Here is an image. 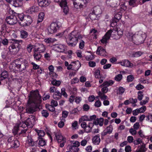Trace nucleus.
Segmentation results:
<instances>
[{
    "label": "nucleus",
    "instance_id": "1",
    "mask_svg": "<svg viewBox=\"0 0 152 152\" xmlns=\"http://www.w3.org/2000/svg\"><path fill=\"white\" fill-rule=\"evenodd\" d=\"M28 96V101L31 103L27 107L26 111L28 113H33L36 111L37 105L41 103L42 97L38 92L31 93Z\"/></svg>",
    "mask_w": 152,
    "mask_h": 152
},
{
    "label": "nucleus",
    "instance_id": "2",
    "mask_svg": "<svg viewBox=\"0 0 152 152\" xmlns=\"http://www.w3.org/2000/svg\"><path fill=\"white\" fill-rule=\"evenodd\" d=\"M28 62L26 60L20 58L15 60V63L10 65V67L11 69H14L12 68L14 66L15 69L16 68L18 69L20 71L22 72L26 69V67L28 66Z\"/></svg>",
    "mask_w": 152,
    "mask_h": 152
},
{
    "label": "nucleus",
    "instance_id": "3",
    "mask_svg": "<svg viewBox=\"0 0 152 152\" xmlns=\"http://www.w3.org/2000/svg\"><path fill=\"white\" fill-rule=\"evenodd\" d=\"M82 37L77 31H72L69 34L68 39L69 42H67L68 45L71 47H74L79 40L82 39Z\"/></svg>",
    "mask_w": 152,
    "mask_h": 152
},
{
    "label": "nucleus",
    "instance_id": "4",
    "mask_svg": "<svg viewBox=\"0 0 152 152\" xmlns=\"http://www.w3.org/2000/svg\"><path fill=\"white\" fill-rule=\"evenodd\" d=\"M146 36L145 33L139 31L135 34L133 38V42L135 44L139 45L143 43Z\"/></svg>",
    "mask_w": 152,
    "mask_h": 152
},
{
    "label": "nucleus",
    "instance_id": "5",
    "mask_svg": "<svg viewBox=\"0 0 152 152\" xmlns=\"http://www.w3.org/2000/svg\"><path fill=\"white\" fill-rule=\"evenodd\" d=\"M12 44L9 46V49L10 51L13 54H16L17 53L19 50V43L22 41L21 40H18L13 39H12Z\"/></svg>",
    "mask_w": 152,
    "mask_h": 152
},
{
    "label": "nucleus",
    "instance_id": "6",
    "mask_svg": "<svg viewBox=\"0 0 152 152\" xmlns=\"http://www.w3.org/2000/svg\"><path fill=\"white\" fill-rule=\"evenodd\" d=\"M89 0H72L73 5L75 8L78 9L85 7L86 4Z\"/></svg>",
    "mask_w": 152,
    "mask_h": 152
},
{
    "label": "nucleus",
    "instance_id": "7",
    "mask_svg": "<svg viewBox=\"0 0 152 152\" xmlns=\"http://www.w3.org/2000/svg\"><path fill=\"white\" fill-rule=\"evenodd\" d=\"M59 28V27L57 23H52L48 28V34H52L56 32L57 29Z\"/></svg>",
    "mask_w": 152,
    "mask_h": 152
},
{
    "label": "nucleus",
    "instance_id": "8",
    "mask_svg": "<svg viewBox=\"0 0 152 152\" xmlns=\"http://www.w3.org/2000/svg\"><path fill=\"white\" fill-rule=\"evenodd\" d=\"M25 121L26 124L28 125L29 127L31 128L35 124V117L34 115H31Z\"/></svg>",
    "mask_w": 152,
    "mask_h": 152
},
{
    "label": "nucleus",
    "instance_id": "9",
    "mask_svg": "<svg viewBox=\"0 0 152 152\" xmlns=\"http://www.w3.org/2000/svg\"><path fill=\"white\" fill-rule=\"evenodd\" d=\"M6 21L8 24L10 25H13L17 23V19L15 16L12 15L7 17Z\"/></svg>",
    "mask_w": 152,
    "mask_h": 152
},
{
    "label": "nucleus",
    "instance_id": "10",
    "mask_svg": "<svg viewBox=\"0 0 152 152\" xmlns=\"http://www.w3.org/2000/svg\"><path fill=\"white\" fill-rule=\"evenodd\" d=\"M112 32L113 31L111 30L108 31L103 37L102 39L101 40V42L103 44H106L107 43V41L110 39Z\"/></svg>",
    "mask_w": 152,
    "mask_h": 152
},
{
    "label": "nucleus",
    "instance_id": "11",
    "mask_svg": "<svg viewBox=\"0 0 152 152\" xmlns=\"http://www.w3.org/2000/svg\"><path fill=\"white\" fill-rule=\"evenodd\" d=\"M107 5L112 7H115L119 5V0H107L106 1Z\"/></svg>",
    "mask_w": 152,
    "mask_h": 152
},
{
    "label": "nucleus",
    "instance_id": "12",
    "mask_svg": "<svg viewBox=\"0 0 152 152\" xmlns=\"http://www.w3.org/2000/svg\"><path fill=\"white\" fill-rule=\"evenodd\" d=\"M37 142V141H34L31 136H28L26 141V145L29 147H33L36 145Z\"/></svg>",
    "mask_w": 152,
    "mask_h": 152
},
{
    "label": "nucleus",
    "instance_id": "13",
    "mask_svg": "<svg viewBox=\"0 0 152 152\" xmlns=\"http://www.w3.org/2000/svg\"><path fill=\"white\" fill-rule=\"evenodd\" d=\"M122 14L121 12H118L115 15L114 18L112 22L111 23V26H115L116 25V23L121 17Z\"/></svg>",
    "mask_w": 152,
    "mask_h": 152
},
{
    "label": "nucleus",
    "instance_id": "14",
    "mask_svg": "<svg viewBox=\"0 0 152 152\" xmlns=\"http://www.w3.org/2000/svg\"><path fill=\"white\" fill-rule=\"evenodd\" d=\"M113 130V126L112 125H110L107 127L106 128L102 133L101 135L104 136L107 134H110L112 132Z\"/></svg>",
    "mask_w": 152,
    "mask_h": 152
},
{
    "label": "nucleus",
    "instance_id": "15",
    "mask_svg": "<svg viewBox=\"0 0 152 152\" xmlns=\"http://www.w3.org/2000/svg\"><path fill=\"white\" fill-rule=\"evenodd\" d=\"M56 50L58 52L60 53L63 52L66 48V47L63 45L61 44H56L54 45Z\"/></svg>",
    "mask_w": 152,
    "mask_h": 152
},
{
    "label": "nucleus",
    "instance_id": "16",
    "mask_svg": "<svg viewBox=\"0 0 152 152\" xmlns=\"http://www.w3.org/2000/svg\"><path fill=\"white\" fill-rule=\"evenodd\" d=\"M39 5L41 7H46L48 6L50 2L48 0H37Z\"/></svg>",
    "mask_w": 152,
    "mask_h": 152
},
{
    "label": "nucleus",
    "instance_id": "17",
    "mask_svg": "<svg viewBox=\"0 0 152 152\" xmlns=\"http://www.w3.org/2000/svg\"><path fill=\"white\" fill-rule=\"evenodd\" d=\"M120 63L122 66L128 67H132V64L129 61L127 60H124L121 61Z\"/></svg>",
    "mask_w": 152,
    "mask_h": 152
},
{
    "label": "nucleus",
    "instance_id": "18",
    "mask_svg": "<svg viewBox=\"0 0 152 152\" xmlns=\"http://www.w3.org/2000/svg\"><path fill=\"white\" fill-rule=\"evenodd\" d=\"M55 137L58 142H61L63 140H66V139L61 135V134L59 133L55 134Z\"/></svg>",
    "mask_w": 152,
    "mask_h": 152
},
{
    "label": "nucleus",
    "instance_id": "19",
    "mask_svg": "<svg viewBox=\"0 0 152 152\" xmlns=\"http://www.w3.org/2000/svg\"><path fill=\"white\" fill-rule=\"evenodd\" d=\"M92 141L93 144L96 145H98L100 142L99 135L98 134L94 136L92 138Z\"/></svg>",
    "mask_w": 152,
    "mask_h": 152
},
{
    "label": "nucleus",
    "instance_id": "20",
    "mask_svg": "<svg viewBox=\"0 0 152 152\" xmlns=\"http://www.w3.org/2000/svg\"><path fill=\"white\" fill-rule=\"evenodd\" d=\"M53 97L54 99L59 100L61 98V94L59 91L57 90L53 94Z\"/></svg>",
    "mask_w": 152,
    "mask_h": 152
},
{
    "label": "nucleus",
    "instance_id": "21",
    "mask_svg": "<svg viewBox=\"0 0 152 152\" xmlns=\"http://www.w3.org/2000/svg\"><path fill=\"white\" fill-rule=\"evenodd\" d=\"M32 21V19L30 16L27 15L24 16V22L27 25L30 24Z\"/></svg>",
    "mask_w": 152,
    "mask_h": 152
},
{
    "label": "nucleus",
    "instance_id": "22",
    "mask_svg": "<svg viewBox=\"0 0 152 152\" xmlns=\"http://www.w3.org/2000/svg\"><path fill=\"white\" fill-rule=\"evenodd\" d=\"M33 56L35 60L39 61L42 57V55L40 53L37 52V50H34Z\"/></svg>",
    "mask_w": 152,
    "mask_h": 152
},
{
    "label": "nucleus",
    "instance_id": "23",
    "mask_svg": "<svg viewBox=\"0 0 152 152\" xmlns=\"http://www.w3.org/2000/svg\"><path fill=\"white\" fill-rule=\"evenodd\" d=\"M45 50V45L42 44H39L38 47L34 50H37L39 53H43Z\"/></svg>",
    "mask_w": 152,
    "mask_h": 152
},
{
    "label": "nucleus",
    "instance_id": "24",
    "mask_svg": "<svg viewBox=\"0 0 152 152\" xmlns=\"http://www.w3.org/2000/svg\"><path fill=\"white\" fill-rule=\"evenodd\" d=\"M104 119L103 118H97L96 121L94 122V123L96 125H99L100 126H102L103 124Z\"/></svg>",
    "mask_w": 152,
    "mask_h": 152
},
{
    "label": "nucleus",
    "instance_id": "25",
    "mask_svg": "<svg viewBox=\"0 0 152 152\" xmlns=\"http://www.w3.org/2000/svg\"><path fill=\"white\" fill-rule=\"evenodd\" d=\"M8 77V74L7 71H5L3 72L0 75V80H3Z\"/></svg>",
    "mask_w": 152,
    "mask_h": 152
},
{
    "label": "nucleus",
    "instance_id": "26",
    "mask_svg": "<svg viewBox=\"0 0 152 152\" xmlns=\"http://www.w3.org/2000/svg\"><path fill=\"white\" fill-rule=\"evenodd\" d=\"M61 7H63V12L65 15H66L68 13L69 9L67 6V3L66 2H64L62 5H60Z\"/></svg>",
    "mask_w": 152,
    "mask_h": 152
},
{
    "label": "nucleus",
    "instance_id": "27",
    "mask_svg": "<svg viewBox=\"0 0 152 152\" xmlns=\"http://www.w3.org/2000/svg\"><path fill=\"white\" fill-rule=\"evenodd\" d=\"M72 63L74 64V65H73V66H74L75 68V69H72L75 71L77 70L81 66L80 63L79 61H74L72 62Z\"/></svg>",
    "mask_w": 152,
    "mask_h": 152
},
{
    "label": "nucleus",
    "instance_id": "28",
    "mask_svg": "<svg viewBox=\"0 0 152 152\" xmlns=\"http://www.w3.org/2000/svg\"><path fill=\"white\" fill-rule=\"evenodd\" d=\"M39 10V8L38 7L34 5L29 8V12L30 13L32 14L33 12H38Z\"/></svg>",
    "mask_w": 152,
    "mask_h": 152
},
{
    "label": "nucleus",
    "instance_id": "29",
    "mask_svg": "<svg viewBox=\"0 0 152 152\" xmlns=\"http://www.w3.org/2000/svg\"><path fill=\"white\" fill-rule=\"evenodd\" d=\"M11 4L15 7H20L22 4V2H21L20 0H13L12 3Z\"/></svg>",
    "mask_w": 152,
    "mask_h": 152
},
{
    "label": "nucleus",
    "instance_id": "30",
    "mask_svg": "<svg viewBox=\"0 0 152 152\" xmlns=\"http://www.w3.org/2000/svg\"><path fill=\"white\" fill-rule=\"evenodd\" d=\"M39 139L38 145L39 146H43L46 145V140L42 138H40Z\"/></svg>",
    "mask_w": 152,
    "mask_h": 152
},
{
    "label": "nucleus",
    "instance_id": "31",
    "mask_svg": "<svg viewBox=\"0 0 152 152\" xmlns=\"http://www.w3.org/2000/svg\"><path fill=\"white\" fill-rule=\"evenodd\" d=\"M68 146L69 147V150L71 152H78L79 150L78 147L71 146L70 145H68Z\"/></svg>",
    "mask_w": 152,
    "mask_h": 152
},
{
    "label": "nucleus",
    "instance_id": "32",
    "mask_svg": "<svg viewBox=\"0 0 152 152\" xmlns=\"http://www.w3.org/2000/svg\"><path fill=\"white\" fill-rule=\"evenodd\" d=\"M106 52L105 49L101 47H98L96 51L97 54L101 55L102 54H105Z\"/></svg>",
    "mask_w": 152,
    "mask_h": 152
},
{
    "label": "nucleus",
    "instance_id": "33",
    "mask_svg": "<svg viewBox=\"0 0 152 152\" xmlns=\"http://www.w3.org/2000/svg\"><path fill=\"white\" fill-rule=\"evenodd\" d=\"M92 12L96 15H98L101 13V9L99 7H95L94 8Z\"/></svg>",
    "mask_w": 152,
    "mask_h": 152
},
{
    "label": "nucleus",
    "instance_id": "34",
    "mask_svg": "<svg viewBox=\"0 0 152 152\" xmlns=\"http://www.w3.org/2000/svg\"><path fill=\"white\" fill-rule=\"evenodd\" d=\"M10 52H9L8 51L5 50L2 52L1 53V56L2 58L5 59L6 58L8 57V54L10 53Z\"/></svg>",
    "mask_w": 152,
    "mask_h": 152
},
{
    "label": "nucleus",
    "instance_id": "35",
    "mask_svg": "<svg viewBox=\"0 0 152 152\" xmlns=\"http://www.w3.org/2000/svg\"><path fill=\"white\" fill-rule=\"evenodd\" d=\"M20 128L18 124H16L14 127L12 131V133L14 135L18 134V131L20 130Z\"/></svg>",
    "mask_w": 152,
    "mask_h": 152
},
{
    "label": "nucleus",
    "instance_id": "36",
    "mask_svg": "<svg viewBox=\"0 0 152 152\" xmlns=\"http://www.w3.org/2000/svg\"><path fill=\"white\" fill-rule=\"evenodd\" d=\"M113 83V81L110 80L109 81H106L103 83L101 86H105L107 87L110 86L112 85Z\"/></svg>",
    "mask_w": 152,
    "mask_h": 152
},
{
    "label": "nucleus",
    "instance_id": "37",
    "mask_svg": "<svg viewBox=\"0 0 152 152\" xmlns=\"http://www.w3.org/2000/svg\"><path fill=\"white\" fill-rule=\"evenodd\" d=\"M20 145V143L18 140H15L13 142L12 145H11V146L12 147L17 148Z\"/></svg>",
    "mask_w": 152,
    "mask_h": 152
},
{
    "label": "nucleus",
    "instance_id": "38",
    "mask_svg": "<svg viewBox=\"0 0 152 152\" xmlns=\"http://www.w3.org/2000/svg\"><path fill=\"white\" fill-rule=\"evenodd\" d=\"M98 15H96L95 13H93L92 12L90 13L89 15V17L92 20L97 19L98 18Z\"/></svg>",
    "mask_w": 152,
    "mask_h": 152
},
{
    "label": "nucleus",
    "instance_id": "39",
    "mask_svg": "<svg viewBox=\"0 0 152 152\" xmlns=\"http://www.w3.org/2000/svg\"><path fill=\"white\" fill-rule=\"evenodd\" d=\"M45 14L43 12H40L38 18L37 22L40 23L41 22L44 18Z\"/></svg>",
    "mask_w": 152,
    "mask_h": 152
},
{
    "label": "nucleus",
    "instance_id": "40",
    "mask_svg": "<svg viewBox=\"0 0 152 152\" xmlns=\"http://www.w3.org/2000/svg\"><path fill=\"white\" fill-rule=\"evenodd\" d=\"M94 123H89L87 126V128H88V129H86V132L89 133L91 132L92 128L94 126Z\"/></svg>",
    "mask_w": 152,
    "mask_h": 152
},
{
    "label": "nucleus",
    "instance_id": "41",
    "mask_svg": "<svg viewBox=\"0 0 152 152\" xmlns=\"http://www.w3.org/2000/svg\"><path fill=\"white\" fill-rule=\"evenodd\" d=\"M143 53L140 51L134 52L132 55V56L134 57H138L142 55Z\"/></svg>",
    "mask_w": 152,
    "mask_h": 152
},
{
    "label": "nucleus",
    "instance_id": "42",
    "mask_svg": "<svg viewBox=\"0 0 152 152\" xmlns=\"http://www.w3.org/2000/svg\"><path fill=\"white\" fill-rule=\"evenodd\" d=\"M70 142L71 144V146L78 147L80 145V142L77 141H71Z\"/></svg>",
    "mask_w": 152,
    "mask_h": 152
},
{
    "label": "nucleus",
    "instance_id": "43",
    "mask_svg": "<svg viewBox=\"0 0 152 152\" xmlns=\"http://www.w3.org/2000/svg\"><path fill=\"white\" fill-rule=\"evenodd\" d=\"M39 137L38 138H42L45 134V133L42 130H38L37 131Z\"/></svg>",
    "mask_w": 152,
    "mask_h": 152
},
{
    "label": "nucleus",
    "instance_id": "44",
    "mask_svg": "<svg viewBox=\"0 0 152 152\" xmlns=\"http://www.w3.org/2000/svg\"><path fill=\"white\" fill-rule=\"evenodd\" d=\"M21 37L22 38H25L27 37L28 36L27 32L24 30H22L20 32Z\"/></svg>",
    "mask_w": 152,
    "mask_h": 152
},
{
    "label": "nucleus",
    "instance_id": "45",
    "mask_svg": "<svg viewBox=\"0 0 152 152\" xmlns=\"http://www.w3.org/2000/svg\"><path fill=\"white\" fill-rule=\"evenodd\" d=\"M56 40L55 39H53L51 38H49L47 39H45L44 41L47 43H53L54 41Z\"/></svg>",
    "mask_w": 152,
    "mask_h": 152
},
{
    "label": "nucleus",
    "instance_id": "46",
    "mask_svg": "<svg viewBox=\"0 0 152 152\" xmlns=\"http://www.w3.org/2000/svg\"><path fill=\"white\" fill-rule=\"evenodd\" d=\"M61 82L59 80H54L51 82V83L54 86H59L61 84Z\"/></svg>",
    "mask_w": 152,
    "mask_h": 152
},
{
    "label": "nucleus",
    "instance_id": "47",
    "mask_svg": "<svg viewBox=\"0 0 152 152\" xmlns=\"http://www.w3.org/2000/svg\"><path fill=\"white\" fill-rule=\"evenodd\" d=\"M89 121V116H84L81 117L79 119V122H81L83 121Z\"/></svg>",
    "mask_w": 152,
    "mask_h": 152
},
{
    "label": "nucleus",
    "instance_id": "48",
    "mask_svg": "<svg viewBox=\"0 0 152 152\" xmlns=\"http://www.w3.org/2000/svg\"><path fill=\"white\" fill-rule=\"evenodd\" d=\"M137 98L139 100H141L143 97V92L141 91H139L137 92Z\"/></svg>",
    "mask_w": 152,
    "mask_h": 152
},
{
    "label": "nucleus",
    "instance_id": "49",
    "mask_svg": "<svg viewBox=\"0 0 152 152\" xmlns=\"http://www.w3.org/2000/svg\"><path fill=\"white\" fill-rule=\"evenodd\" d=\"M15 137L13 136H11L9 137L7 140V142L8 143V144H10L11 145H12L13 142H14V141L15 140Z\"/></svg>",
    "mask_w": 152,
    "mask_h": 152
},
{
    "label": "nucleus",
    "instance_id": "50",
    "mask_svg": "<svg viewBox=\"0 0 152 152\" xmlns=\"http://www.w3.org/2000/svg\"><path fill=\"white\" fill-rule=\"evenodd\" d=\"M134 35H133L132 33L129 32L128 33L127 36L130 41H132L133 42Z\"/></svg>",
    "mask_w": 152,
    "mask_h": 152
},
{
    "label": "nucleus",
    "instance_id": "51",
    "mask_svg": "<svg viewBox=\"0 0 152 152\" xmlns=\"http://www.w3.org/2000/svg\"><path fill=\"white\" fill-rule=\"evenodd\" d=\"M99 95L102 99L104 100L107 99V96H106L100 92H99Z\"/></svg>",
    "mask_w": 152,
    "mask_h": 152
},
{
    "label": "nucleus",
    "instance_id": "52",
    "mask_svg": "<svg viewBox=\"0 0 152 152\" xmlns=\"http://www.w3.org/2000/svg\"><path fill=\"white\" fill-rule=\"evenodd\" d=\"M100 71L99 70L97 69L94 72V76L96 78H99L100 77Z\"/></svg>",
    "mask_w": 152,
    "mask_h": 152
},
{
    "label": "nucleus",
    "instance_id": "53",
    "mask_svg": "<svg viewBox=\"0 0 152 152\" xmlns=\"http://www.w3.org/2000/svg\"><path fill=\"white\" fill-rule=\"evenodd\" d=\"M42 114L43 116L47 118L49 115V113L47 110H43L42 111Z\"/></svg>",
    "mask_w": 152,
    "mask_h": 152
},
{
    "label": "nucleus",
    "instance_id": "54",
    "mask_svg": "<svg viewBox=\"0 0 152 152\" xmlns=\"http://www.w3.org/2000/svg\"><path fill=\"white\" fill-rule=\"evenodd\" d=\"M122 78V75L121 74L116 75L115 77V80L117 81H120Z\"/></svg>",
    "mask_w": 152,
    "mask_h": 152
},
{
    "label": "nucleus",
    "instance_id": "55",
    "mask_svg": "<svg viewBox=\"0 0 152 152\" xmlns=\"http://www.w3.org/2000/svg\"><path fill=\"white\" fill-rule=\"evenodd\" d=\"M137 0H130L129 1V5L132 7H134L136 5Z\"/></svg>",
    "mask_w": 152,
    "mask_h": 152
},
{
    "label": "nucleus",
    "instance_id": "56",
    "mask_svg": "<svg viewBox=\"0 0 152 152\" xmlns=\"http://www.w3.org/2000/svg\"><path fill=\"white\" fill-rule=\"evenodd\" d=\"M18 125L19 128L22 127L24 128H26L27 126H28V125L26 124L25 121L24 122H22V123H20Z\"/></svg>",
    "mask_w": 152,
    "mask_h": 152
},
{
    "label": "nucleus",
    "instance_id": "57",
    "mask_svg": "<svg viewBox=\"0 0 152 152\" xmlns=\"http://www.w3.org/2000/svg\"><path fill=\"white\" fill-rule=\"evenodd\" d=\"M64 97H67V94L65 92V89L64 88H63L61 89V92L60 93Z\"/></svg>",
    "mask_w": 152,
    "mask_h": 152
},
{
    "label": "nucleus",
    "instance_id": "58",
    "mask_svg": "<svg viewBox=\"0 0 152 152\" xmlns=\"http://www.w3.org/2000/svg\"><path fill=\"white\" fill-rule=\"evenodd\" d=\"M134 79V77L133 75H130L128 76L127 78V80L128 82L132 81Z\"/></svg>",
    "mask_w": 152,
    "mask_h": 152
},
{
    "label": "nucleus",
    "instance_id": "59",
    "mask_svg": "<svg viewBox=\"0 0 152 152\" xmlns=\"http://www.w3.org/2000/svg\"><path fill=\"white\" fill-rule=\"evenodd\" d=\"M78 41H80V42L79 44V48L81 49H82L84 46V42L83 40H81V39L79 40Z\"/></svg>",
    "mask_w": 152,
    "mask_h": 152
},
{
    "label": "nucleus",
    "instance_id": "60",
    "mask_svg": "<svg viewBox=\"0 0 152 152\" xmlns=\"http://www.w3.org/2000/svg\"><path fill=\"white\" fill-rule=\"evenodd\" d=\"M145 147V144H143L139 148L140 151L141 152H145L146 150V148Z\"/></svg>",
    "mask_w": 152,
    "mask_h": 152
},
{
    "label": "nucleus",
    "instance_id": "61",
    "mask_svg": "<svg viewBox=\"0 0 152 152\" xmlns=\"http://www.w3.org/2000/svg\"><path fill=\"white\" fill-rule=\"evenodd\" d=\"M49 75L51 77H52V79H55L57 77V75L54 72H51L49 73Z\"/></svg>",
    "mask_w": 152,
    "mask_h": 152
},
{
    "label": "nucleus",
    "instance_id": "62",
    "mask_svg": "<svg viewBox=\"0 0 152 152\" xmlns=\"http://www.w3.org/2000/svg\"><path fill=\"white\" fill-rule=\"evenodd\" d=\"M83 109L84 111H87L89 109L90 107L87 104H85L83 105Z\"/></svg>",
    "mask_w": 152,
    "mask_h": 152
},
{
    "label": "nucleus",
    "instance_id": "63",
    "mask_svg": "<svg viewBox=\"0 0 152 152\" xmlns=\"http://www.w3.org/2000/svg\"><path fill=\"white\" fill-rule=\"evenodd\" d=\"M142 142V140L140 139H137L134 140L133 141V143L135 145H137L138 144H140Z\"/></svg>",
    "mask_w": 152,
    "mask_h": 152
},
{
    "label": "nucleus",
    "instance_id": "64",
    "mask_svg": "<svg viewBox=\"0 0 152 152\" xmlns=\"http://www.w3.org/2000/svg\"><path fill=\"white\" fill-rule=\"evenodd\" d=\"M50 105L54 107H56L58 105V102L57 101L53 99L51 102Z\"/></svg>",
    "mask_w": 152,
    "mask_h": 152
}]
</instances>
